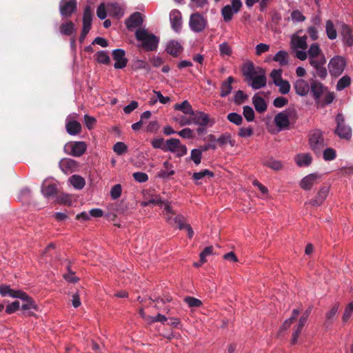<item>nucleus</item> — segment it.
Wrapping results in <instances>:
<instances>
[{
  "label": "nucleus",
  "instance_id": "f257e3e1",
  "mask_svg": "<svg viewBox=\"0 0 353 353\" xmlns=\"http://www.w3.org/2000/svg\"><path fill=\"white\" fill-rule=\"evenodd\" d=\"M248 84L254 90L264 88L267 83L265 70L261 67H255L252 62L245 64L242 69Z\"/></svg>",
  "mask_w": 353,
  "mask_h": 353
},
{
  "label": "nucleus",
  "instance_id": "f03ea898",
  "mask_svg": "<svg viewBox=\"0 0 353 353\" xmlns=\"http://www.w3.org/2000/svg\"><path fill=\"white\" fill-rule=\"evenodd\" d=\"M137 40L141 41L143 48L146 50L153 51L157 48L159 39L154 34H149L145 29H138L135 32Z\"/></svg>",
  "mask_w": 353,
  "mask_h": 353
},
{
  "label": "nucleus",
  "instance_id": "7ed1b4c3",
  "mask_svg": "<svg viewBox=\"0 0 353 353\" xmlns=\"http://www.w3.org/2000/svg\"><path fill=\"white\" fill-rule=\"evenodd\" d=\"M309 144L314 153L321 154L327 143L324 139L323 132L320 130L315 129L310 132Z\"/></svg>",
  "mask_w": 353,
  "mask_h": 353
},
{
  "label": "nucleus",
  "instance_id": "20e7f679",
  "mask_svg": "<svg viewBox=\"0 0 353 353\" xmlns=\"http://www.w3.org/2000/svg\"><path fill=\"white\" fill-rule=\"evenodd\" d=\"M346 60L342 56H334L328 63V69L332 77H338L344 71L346 67Z\"/></svg>",
  "mask_w": 353,
  "mask_h": 353
},
{
  "label": "nucleus",
  "instance_id": "39448f33",
  "mask_svg": "<svg viewBox=\"0 0 353 353\" xmlns=\"http://www.w3.org/2000/svg\"><path fill=\"white\" fill-rule=\"evenodd\" d=\"M165 152H170L177 157H181L187 154L188 149L185 145L181 144L179 139L171 138L165 141Z\"/></svg>",
  "mask_w": 353,
  "mask_h": 353
},
{
  "label": "nucleus",
  "instance_id": "423d86ee",
  "mask_svg": "<svg viewBox=\"0 0 353 353\" xmlns=\"http://www.w3.org/2000/svg\"><path fill=\"white\" fill-rule=\"evenodd\" d=\"M336 128L335 133L341 138L344 139H350L352 137L351 128L345 123V118L341 113L337 114L336 116Z\"/></svg>",
  "mask_w": 353,
  "mask_h": 353
},
{
  "label": "nucleus",
  "instance_id": "0eeeda50",
  "mask_svg": "<svg viewBox=\"0 0 353 353\" xmlns=\"http://www.w3.org/2000/svg\"><path fill=\"white\" fill-rule=\"evenodd\" d=\"M189 26L194 32H201L207 26V20L201 14L194 13L190 15L189 20Z\"/></svg>",
  "mask_w": 353,
  "mask_h": 353
},
{
  "label": "nucleus",
  "instance_id": "6e6552de",
  "mask_svg": "<svg viewBox=\"0 0 353 353\" xmlns=\"http://www.w3.org/2000/svg\"><path fill=\"white\" fill-rule=\"evenodd\" d=\"M87 149V145L84 141H74L67 143L65 145V152L74 157L82 156Z\"/></svg>",
  "mask_w": 353,
  "mask_h": 353
},
{
  "label": "nucleus",
  "instance_id": "1a4fd4ad",
  "mask_svg": "<svg viewBox=\"0 0 353 353\" xmlns=\"http://www.w3.org/2000/svg\"><path fill=\"white\" fill-rule=\"evenodd\" d=\"M78 114L72 113L69 114L65 120V129L70 135H77L81 131V123L76 120Z\"/></svg>",
  "mask_w": 353,
  "mask_h": 353
},
{
  "label": "nucleus",
  "instance_id": "9d476101",
  "mask_svg": "<svg viewBox=\"0 0 353 353\" xmlns=\"http://www.w3.org/2000/svg\"><path fill=\"white\" fill-rule=\"evenodd\" d=\"M326 63V58H321L320 60L310 63V65L314 69L312 72L314 77H319L322 80L325 79L327 76V70L325 65Z\"/></svg>",
  "mask_w": 353,
  "mask_h": 353
},
{
  "label": "nucleus",
  "instance_id": "9b49d317",
  "mask_svg": "<svg viewBox=\"0 0 353 353\" xmlns=\"http://www.w3.org/2000/svg\"><path fill=\"white\" fill-rule=\"evenodd\" d=\"M190 116L192 117V124L194 125L205 127L210 123V125L214 123V121L211 120L209 115L202 111H193V114H191Z\"/></svg>",
  "mask_w": 353,
  "mask_h": 353
},
{
  "label": "nucleus",
  "instance_id": "f8f14e48",
  "mask_svg": "<svg viewBox=\"0 0 353 353\" xmlns=\"http://www.w3.org/2000/svg\"><path fill=\"white\" fill-rule=\"evenodd\" d=\"M290 112L284 110L275 115L274 122L279 131L285 130L290 125Z\"/></svg>",
  "mask_w": 353,
  "mask_h": 353
},
{
  "label": "nucleus",
  "instance_id": "ddd939ff",
  "mask_svg": "<svg viewBox=\"0 0 353 353\" xmlns=\"http://www.w3.org/2000/svg\"><path fill=\"white\" fill-rule=\"evenodd\" d=\"M112 58L114 60V68L123 69L126 67L128 59L125 57V52L123 49H115L112 51Z\"/></svg>",
  "mask_w": 353,
  "mask_h": 353
},
{
  "label": "nucleus",
  "instance_id": "4468645a",
  "mask_svg": "<svg viewBox=\"0 0 353 353\" xmlns=\"http://www.w3.org/2000/svg\"><path fill=\"white\" fill-rule=\"evenodd\" d=\"M76 8V0H61L59 4L60 14L63 17H70Z\"/></svg>",
  "mask_w": 353,
  "mask_h": 353
},
{
  "label": "nucleus",
  "instance_id": "2eb2a0df",
  "mask_svg": "<svg viewBox=\"0 0 353 353\" xmlns=\"http://www.w3.org/2000/svg\"><path fill=\"white\" fill-rule=\"evenodd\" d=\"M329 192L330 188L327 186H323L320 188L316 195L310 201L306 202L305 204H310L314 207L320 206L327 199Z\"/></svg>",
  "mask_w": 353,
  "mask_h": 353
},
{
  "label": "nucleus",
  "instance_id": "dca6fc26",
  "mask_svg": "<svg viewBox=\"0 0 353 353\" xmlns=\"http://www.w3.org/2000/svg\"><path fill=\"white\" fill-rule=\"evenodd\" d=\"M59 168L65 174H68L77 170L78 163L72 159L65 158L60 161Z\"/></svg>",
  "mask_w": 353,
  "mask_h": 353
},
{
  "label": "nucleus",
  "instance_id": "f3484780",
  "mask_svg": "<svg viewBox=\"0 0 353 353\" xmlns=\"http://www.w3.org/2000/svg\"><path fill=\"white\" fill-rule=\"evenodd\" d=\"M309 63L320 60L322 57L325 58L320 46L317 43L310 45L307 50Z\"/></svg>",
  "mask_w": 353,
  "mask_h": 353
},
{
  "label": "nucleus",
  "instance_id": "a211bd4d",
  "mask_svg": "<svg viewBox=\"0 0 353 353\" xmlns=\"http://www.w3.org/2000/svg\"><path fill=\"white\" fill-rule=\"evenodd\" d=\"M294 88L298 95L305 97L310 91V83L303 79H299L294 83Z\"/></svg>",
  "mask_w": 353,
  "mask_h": 353
},
{
  "label": "nucleus",
  "instance_id": "6ab92c4d",
  "mask_svg": "<svg viewBox=\"0 0 353 353\" xmlns=\"http://www.w3.org/2000/svg\"><path fill=\"white\" fill-rule=\"evenodd\" d=\"M170 21L172 30L179 32L182 26L181 13L177 10H173L170 13Z\"/></svg>",
  "mask_w": 353,
  "mask_h": 353
},
{
  "label": "nucleus",
  "instance_id": "aec40b11",
  "mask_svg": "<svg viewBox=\"0 0 353 353\" xmlns=\"http://www.w3.org/2000/svg\"><path fill=\"white\" fill-rule=\"evenodd\" d=\"M0 294L3 296H10L12 298L25 299L27 298V294L21 291L11 289L8 285H1L0 286Z\"/></svg>",
  "mask_w": 353,
  "mask_h": 353
},
{
  "label": "nucleus",
  "instance_id": "412c9836",
  "mask_svg": "<svg viewBox=\"0 0 353 353\" xmlns=\"http://www.w3.org/2000/svg\"><path fill=\"white\" fill-rule=\"evenodd\" d=\"M57 184L52 180L46 179L41 185V193L46 198L54 196L57 192Z\"/></svg>",
  "mask_w": 353,
  "mask_h": 353
},
{
  "label": "nucleus",
  "instance_id": "4be33fe9",
  "mask_svg": "<svg viewBox=\"0 0 353 353\" xmlns=\"http://www.w3.org/2000/svg\"><path fill=\"white\" fill-rule=\"evenodd\" d=\"M319 178L320 175L317 173L310 174L301 181L300 186L305 190H309L318 183Z\"/></svg>",
  "mask_w": 353,
  "mask_h": 353
},
{
  "label": "nucleus",
  "instance_id": "5701e85b",
  "mask_svg": "<svg viewBox=\"0 0 353 353\" xmlns=\"http://www.w3.org/2000/svg\"><path fill=\"white\" fill-rule=\"evenodd\" d=\"M326 88L318 80L312 79L310 81V91L315 100H319L325 92Z\"/></svg>",
  "mask_w": 353,
  "mask_h": 353
},
{
  "label": "nucleus",
  "instance_id": "b1692460",
  "mask_svg": "<svg viewBox=\"0 0 353 353\" xmlns=\"http://www.w3.org/2000/svg\"><path fill=\"white\" fill-rule=\"evenodd\" d=\"M107 10L110 16L121 18L125 12L123 6L118 3H110L107 4Z\"/></svg>",
  "mask_w": 353,
  "mask_h": 353
},
{
  "label": "nucleus",
  "instance_id": "393cba45",
  "mask_svg": "<svg viewBox=\"0 0 353 353\" xmlns=\"http://www.w3.org/2000/svg\"><path fill=\"white\" fill-rule=\"evenodd\" d=\"M159 207L163 209V214L167 222L172 224V216L175 214V212L171 205V202L162 200Z\"/></svg>",
  "mask_w": 353,
  "mask_h": 353
},
{
  "label": "nucleus",
  "instance_id": "a878e982",
  "mask_svg": "<svg viewBox=\"0 0 353 353\" xmlns=\"http://www.w3.org/2000/svg\"><path fill=\"white\" fill-rule=\"evenodd\" d=\"M143 23L142 14L140 12H134L125 20V25L128 29H132L139 27Z\"/></svg>",
  "mask_w": 353,
  "mask_h": 353
},
{
  "label": "nucleus",
  "instance_id": "bb28decb",
  "mask_svg": "<svg viewBox=\"0 0 353 353\" xmlns=\"http://www.w3.org/2000/svg\"><path fill=\"white\" fill-rule=\"evenodd\" d=\"M163 169H161L158 173L157 176L161 179H167L170 176L174 174L175 171L173 169V165L171 163L166 161L163 163Z\"/></svg>",
  "mask_w": 353,
  "mask_h": 353
},
{
  "label": "nucleus",
  "instance_id": "cd10ccee",
  "mask_svg": "<svg viewBox=\"0 0 353 353\" xmlns=\"http://www.w3.org/2000/svg\"><path fill=\"white\" fill-rule=\"evenodd\" d=\"M252 103L255 110L259 113H263L267 110V103L263 98L258 96L256 94L252 97Z\"/></svg>",
  "mask_w": 353,
  "mask_h": 353
},
{
  "label": "nucleus",
  "instance_id": "c85d7f7f",
  "mask_svg": "<svg viewBox=\"0 0 353 353\" xmlns=\"http://www.w3.org/2000/svg\"><path fill=\"white\" fill-rule=\"evenodd\" d=\"M307 319H305V316H301L298 324L294 326V332L292 336V343H296L298 341V339L299 337V334L301 332L304 325H305L307 322Z\"/></svg>",
  "mask_w": 353,
  "mask_h": 353
},
{
  "label": "nucleus",
  "instance_id": "c756f323",
  "mask_svg": "<svg viewBox=\"0 0 353 353\" xmlns=\"http://www.w3.org/2000/svg\"><path fill=\"white\" fill-rule=\"evenodd\" d=\"M59 30L63 35L71 36L76 32L75 25L70 21H66L60 26Z\"/></svg>",
  "mask_w": 353,
  "mask_h": 353
},
{
  "label": "nucleus",
  "instance_id": "7c9ffc66",
  "mask_svg": "<svg viewBox=\"0 0 353 353\" xmlns=\"http://www.w3.org/2000/svg\"><path fill=\"white\" fill-rule=\"evenodd\" d=\"M295 162L300 167L308 166L312 163V157L309 153L299 154L294 158Z\"/></svg>",
  "mask_w": 353,
  "mask_h": 353
},
{
  "label": "nucleus",
  "instance_id": "2f4dec72",
  "mask_svg": "<svg viewBox=\"0 0 353 353\" xmlns=\"http://www.w3.org/2000/svg\"><path fill=\"white\" fill-rule=\"evenodd\" d=\"M292 44L294 50H306L307 45V37H293L292 39Z\"/></svg>",
  "mask_w": 353,
  "mask_h": 353
},
{
  "label": "nucleus",
  "instance_id": "473e14b6",
  "mask_svg": "<svg viewBox=\"0 0 353 353\" xmlns=\"http://www.w3.org/2000/svg\"><path fill=\"white\" fill-rule=\"evenodd\" d=\"M234 81V79L232 77H228L227 80L223 81L221 85V97H225L230 94L232 90V83Z\"/></svg>",
  "mask_w": 353,
  "mask_h": 353
},
{
  "label": "nucleus",
  "instance_id": "72a5a7b5",
  "mask_svg": "<svg viewBox=\"0 0 353 353\" xmlns=\"http://www.w3.org/2000/svg\"><path fill=\"white\" fill-rule=\"evenodd\" d=\"M181 50L182 46L178 41H170L167 44L166 52L173 57L178 56V54L181 51Z\"/></svg>",
  "mask_w": 353,
  "mask_h": 353
},
{
  "label": "nucleus",
  "instance_id": "f704fd0d",
  "mask_svg": "<svg viewBox=\"0 0 353 353\" xmlns=\"http://www.w3.org/2000/svg\"><path fill=\"white\" fill-rule=\"evenodd\" d=\"M69 183L77 190H81L85 185V179L77 174L71 176L68 179Z\"/></svg>",
  "mask_w": 353,
  "mask_h": 353
},
{
  "label": "nucleus",
  "instance_id": "c9c22d12",
  "mask_svg": "<svg viewBox=\"0 0 353 353\" xmlns=\"http://www.w3.org/2000/svg\"><path fill=\"white\" fill-rule=\"evenodd\" d=\"M341 34L344 43L348 46H353V34L351 29L347 26H343Z\"/></svg>",
  "mask_w": 353,
  "mask_h": 353
},
{
  "label": "nucleus",
  "instance_id": "e433bc0d",
  "mask_svg": "<svg viewBox=\"0 0 353 353\" xmlns=\"http://www.w3.org/2000/svg\"><path fill=\"white\" fill-rule=\"evenodd\" d=\"M175 110L181 111L183 114L190 116L193 114V109L190 103L185 100L181 103H177L174 105Z\"/></svg>",
  "mask_w": 353,
  "mask_h": 353
},
{
  "label": "nucleus",
  "instance_id": "4c0bfd02",
  "mask_svg": "<svg viewBox=\"0 0 353 353\" xmlns=\"http://www.w3.org/2000/svg\"><path fill=\"white\" fill-rule=\"evenodd\" d=\"M273 60L281 66L288 65V53L285 50H279L273 57Z\"/></svg>",
  "mask_w": 353,
  "mask_h": 353
},
{
  "label": "nucleus",
  "instance_id": "58836bf2",
  "mask_svg": "<svg viewBox=\"0 0 353 353\" xmlns=\"http://www.w3.org/2000/svg\"><path fill=\"white\" fill-rule=\"evenodd\" d=\"M210 137L211 140L216 141L220 146H224L228 143L231 146L234 145V141L231 140L230 135L228 134H222L217 139H215L214 135H210Z\"/></svg>",
  "mask_w": 353,
  "mask_h": 353
},
{
  "label": "nucleus",
  "instance_id": "ea45409f",
  "mask_svg": "<svg viewBox=\"0 0 353 353\" xmlns=\"http://www.w3.org/2000/svg\"><path fill=\"white\" fill-rule=\"evenodd\" d=\"M339 303H336L332 305L331 309L325 314V323L327 324L332 323L339 311Z\"/></svg>",
  "mask_w": 353,
  "mask_h": 353
},
{
  "label": "nucleus",
  "instance_id": "a19ab883",
  "mask_svg": "<svg viewBox=\"0 0 353 353\" xmlns=\"http://www.w3.org/2000/svg\"><path fill=\"white\" fill-rule=\"evenodd\" d=\"M263 165L275 171L280 170L283 166L282 163L280 161L276 160L273 158L265 159L263 161Z\"/></svg>",
  "mask_w": 353,
  "mask_h": 353
},
{
  "label": "nucleus",
  "instance_id": "79ce46f5",
  "mask_svg": "<svg viewBox=\"0 0 353 353\" xmlns=\"http://www.w3.org/2000/svg\"><path fill=\"white\" fill-rule=\"evenodd\" d=\"M299 313H300V311L299 309H294L292 310L291 316L284 321V323H283V325L281 327V330H287L290 327L292 323H293L294 322L295 319H296V317L298 316Z\"/></svg>",
  "mask_w": 353,
  "mask_h": 353
},
{
  "label": "nucleus",
  "instance_id": "37998d69",
  "mask_svg": "<svg viewBox=\"0 0 353 353\" xmlns=\"http://www.w3.org/2000/svg\"><path fill=\"white\" fill-rule=\"evenodd\" d=\"M325 31L327 37L331 39L334 40L337 37L336 30L334 28V26L331 20H327L325 23Z\"/></svg>",
  "mask_w": 353,
  "mask_h": 353
},
{
  "label": "nucleus",
  "instance_id": "c03bdc74",
  "mask_svg": "<svg viewBox=\"0 0 353 353\" xmlns=\"http://www.w3.org/2000/svg\"><path fill=\"white\" fill-rule=\"evenodd\" d=\"M24 303L21 305V309L24 311L37 310V306L31 297L27 294V298L21 299Z\"/></svg>",
  "mask_w": 353,
  "mask_h": 353
},
{
  "label": "nucleus",
  "instance_id": "a18cd8bd",
  "mask_svg": "<svg viewBox=\"0 0 353 353\" xmlns=\"http://www.w3.org/2000/svg\"><path fill=\"white\" fill-rule=\"evenodd\" d=\"M96 59L99 63L102 64L107 65L110 63V57L108 52L104 50H101L97 52Z\"/></svg>",
  "mask_w": 353,
  "mask_h": 353
},
{
  "label": "nucleus",
  "instance_id": "49530a36",
  "mask_svg": "<svg viewBox=\"0 0 353 353\" xmlns=\"http://www.w3.org/2000/svg\"><path fill=\"white\" fill-rule=\"evenodd\" d=\"M283 70L281 69H274L270 72V77L272 79L273 83L276 85L283 79L282 78Z\"/></svg>",
  "mask_w": 353,
  "mask_h": 353
},
{
  "label": "nucleus",
  "instance_id": "de8ad7c7",
  "mask_svg": "<svg viewBox=\"0 0 353 353\" xmlns=\"http://www.w3.org/2000/svg\"><path fill=\"white\" fill-rule=\"evenodd\" d=\"M243 114L246 121L252 122L254 120L255 114L253 108L249 105H245L243 107Z\"/></svg>",
  "mask_w": 353,
  "mask_h": 353
},
{
  "label": "nucleus",
  "instance_id": "09e8293b",
  "mask_svg": "<svg viewBox=\"0 0 353 353\" xmlns=\"http://www.w3.org/2000/svg\"><path fill=\"white\" fill-rule=\"evenodd\" d=\"M351 79L349 76L345 75L341 77L337 82L336 84V90L338 91H341L344 88L348 87L350 85Z\"/></svg>",
  "mask_w": 353,
  "mask_h": 353
},
{
  "label": "nucleus",
  "instance_id": "8fccbe9b",
  "mask_svg": "<svg viewBox=\"0 0 353 353\" xmlns=\"http://www.w3.org/2000/svg\"><path fill=\"white\" fill-rule=\"evenodd\" d=\"M227 119L230 123H232L236 125H240L243 123L242 116L236 112L229 113L227 116Z\"/></svg>",
  "mask_w": 353,
  "mask_h": 353
},
{
  "label": "nucleus",
  "instance_id": "3c124183",
  "mask_svg": "<svg viewBox=\"0 0 353 353\" xmlns=\"http://www.w3.org/2000/svg\"><path fill=\"white\" fill-rule=\"evenodd\" d=\"M221 13L224 21L226 22L230 21L232 19L234 14H236V12H233V10L230 5L224 6L222 9Z\"/></svg>",
  "mask_w": 353,
  "mask_h": 353
},
{
  "label": "nucleus",
  "instance_id": "603ef678",
  "mask_svg": "<svg viewBox=\"0 0 353 353\" xmlns=\"http://www.w3.org/2000/svg\"><path fill=\"white\" fill-rule=\"evenodd\" d=\"M172 225H177L179 228L185 229V225H188L189 224L185 222V218L181 214L176 215L174 218H172Z\"/></svg>",
  "mask_w": 353,
  "mask_h": 353
},
{
  "label": "nucleus",
  "instance_id": "864d4df0",
  "mask_svg": "<svg viewBox=\"0 0 353 353\" xmlns=\"http://www.w3.org/2000/svg\"><path fill=\"white\" fill-rule=\"evenodd\" d=\"M353 315V301H351L349 304H347L345 307L344 312L343 314L342 319L343 321H347Z\"/></svg>",
  "mask_w": 353,
  "mask_h": 353
},
{
  "label": "nucleus",
  "instance_id": "5fc2aeb1",
  "mask_svg": "<svg viewBox=\"0 0 353 353\" xmlns=\"http://www.w3.org/2000/svg\"><path fill=\"white\" fill-rule=\"evenodd\" d=\"M202 158V150L200 149H193L191 150L190 159L196 165L201 163Z\"/></svg>",
  "mask_w": 353,
  "mask_h": 353
},
{
  "label": "nucleus",
  "instance_id": "6e6d98bb",
  "mask_svg": "<svg viewBox=\"0 0 353 353\" xmlns=\"http://www.w3.org/2000/svg\"><path fill=\"white\" fill-rule=\"evenodd\" d=\"M114 152L118 155H122L128 150L127 145L123 142H117L113 146Z\"/></svg>",
  "mask_w": 353,
  "mask_h": 353
},
{
  "label": "nucleus",
  "instance_id": "4d7b16f0",
  "mask_svg": "<svg viewBox=\"0 0 353 353\" xmlns=\"http://www.w3.org/2000/svg\"><path fill=\"white\" fill-rule=\"evenodd\" d=\"M276 86L279 87V92L282 94H287L290 91V84L287 80H283Z\"/></svg>",
  "mask_w": 353,
  "mask_h": 353
},
{
  "label": "nucleus",
  "instance_id": "13d9d810",
  "mask_svg": "<svg viewBox=\"0 0 353 353\" xmlns=\"http://www.w3.org/2000/svg\"><path fill=\"white\" fill-rule=\"evenodd\" d=\"M206 176H208L209 177H212L214 176V174L212 172H210L209 170L205 169L201 172H194L193 174L192 178L195 181H199L200 179H203Z\"/></svg>",
  "mask_w": 353,
  "mask_h": 353
},
{
  "label": "nucleus",
  "instance_id": "bf43d9fd",
  "mask_svg": "<svg viewBox=\"0 0 353 353\" xmlns=\"http://www.w3.org/2000/svg\"><path fill=\"white\" fill-rule=\"evenodd\" d=\"M213 250L212 246H208L204 248L200 254L201 263H203L207 261L206 258L213 254Z\"/></svg>",
  "mask_w": 353,
  "mask_h": 353
},
{
  "label": "nucleus",
  "instance_id": "052dcab7",
  "mask_svg": "<svg viewBox=\"0 0 353 353\" xmlns=\"http://www.w3.org/2000/svg\"><path fill=\"white\" fill-rule=\"evenodd\" d=\"M121 185L120 184H116L111 188L110 196L112 199L115 200L121 196Z\"/></svg>",
  "mask_w": 353,
  "mask_h": 353
},
{
  "label": "nucleus",
  "instance_id": "680f3d73",
  "mask_svg": "<svg viewBox=\"0 0 353 353\" xmlns=\"http://www.w3.org/2000/svg\"><path fill=\"white\" fill-rule=\"evenodd\" d=\"M219 51L221 56H230L232 52L231 47L226 42L219 45Z\"/></svg>",
  "mask_w": 353,
  "mask_h": 353
},
{
  "label": "nucleus",
  "instance_id": "e2e57ef3",
  "mask_svg": "<svg viewBox=\"0 0 353 353\" xmlns=\"http://www.w3.org/2000/svg\"><path fill=\"white\" fill-rule=\"evenodd\" d=\"M185 302L190 307H198L202 305V302L201 300L192 297L188 296L185 299Z\"/></svg>",
  "mask_w": 353,
  "mask_h": 353
},
{
  "label": "nucleus",
  "instance_id": "0e129e2a",
  "mask_svg": "<svg viewBox=\"0 0 353 353\" xmlns=\"http://www.w3.org/2000/svg\"><path fill=\"white\" fill-rule=\"evenodd\" d=\"M323 156L325 161H332L336 158V151L331 148H326L323 151Z\"/></svg>",
  "mask_w": 353,
  "mask_h": 353
},
{
  "label": "nucleus",
  "instance_id": "69168bd1",
  "mask_svg": "<svg viewBox=\"0 0 353 353\" xmlns=\"http://www.w3.org/2000/svg\"><path fill=\"white\" fill-rule=\"evenodd\" d=\"M133 68L135 70L145 69L147 71L150 70L149 65L143 60L137 59L133 63Z\"/></svg>",
  "mask_w": 353,
  "mask_h": 353
},
{
  "label": "nucleus",
  "instance_id": "338daca9",
  "mask_svg": "<svg viewBox=\"0 0 353 353\" xmlns=\"http://www.w3.org/2000/svg\"><path fill=\"white\" fill-rule=\"evenodd\" d=\"M107 5L105 6L104 3H101L97 10V17L103 20L107 17Z\"/></svg>",
  "mask_w": 353,
  "mask_h": 353
},
{
  "label": "nucleus",
  "instance_id": "774afa93",
  "mask_svg": "<svg viewBox=\"0 0 353 353\" xmlns=\"http://www.w3.org/2000/svg\"><path fill=\"white\" fill-rule=\"evenodd\" d=\"M152 146L155 149H161L165 152V143L163 138L154 139L151 142Z\"/></svg>",
  "mask_w": 353,
  "mask_h": 353
}]
</instances>
